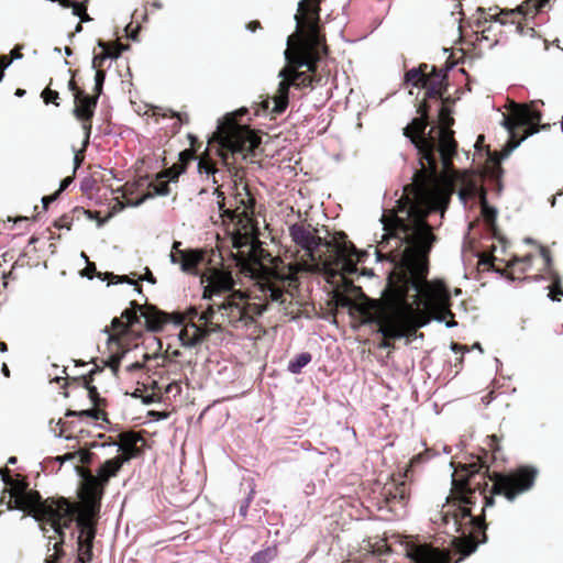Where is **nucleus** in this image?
Returning <instances> with one entry per match:
<instances>
[{
  "label": "nucleus",
  "instance_id": "55",
  "mask_svg": "<svg viewBox=\"0 0 563 563\" xmlns=\"http://www.w3.org/2000/svg\"><path fill=\"white\" fill-rule=\"evenodd\" d=\"M19 49H20V47H18V46L12 49V52H11V56H12L11 59L12 60L13 59H21L23 57V55L20 53Z\"/></svg>",
  "mask_w": 563,
  "mask_h": 563
},
{
  "label": "nucleus",
  "instance_id": "56",
  "mask_svg": "<svg viewBox=\"0 0 563 563\" xmlns=\"http://www.w3.org/2000/svg\"><path fill=\"white\" fill-rule=\"evenodd\" d=\"M56 198V195L54 196H48V197H43L42 198V203H43V207L44 208H47L48 203L52 202L53 200H55Z\"/></svg>",
  "mask_w": 563,
  "mask_h": 563
},
{
  "label": "nucleus",
  "instance_id": "10",
  "mask_svg": "<svg viewBox=\"0 0 563 563\" xmlns=\"http://www.w3.org/2000/svg\"><path fill=\"white\" fill-rule=\"evenodd\" d=\"M254 297L263 301H273L284 305L283 299L285 289L279 278L274 272L267 267H261L258 272L254 273Z\"/></svg>",
  "mask_w": 563,
  "mask_h": 563
},
{
  "label": "nucleus",
  "instance_id": "32",
  "mask_svg": "<svg viewBox=\"0 0 563 563\" xmlns=\"http://www.w3.org/2000/svg\"><path fill=\"white\" fill-rule=\"evenodd\" d=\"M384 494H385L386 504H387V506L390 507V509H394L397 505H399L400 507L405 506L406 496H405L404 492L391 493L390 490H388V492L386 490Z\"/></svg>",
  "mask_w": 563,
  "mask_h": 563
},
{
  "label": "nucleus",
  "instance_id": "48",
  "mask_svg": "<svg viewBox=\"0 0 563 563\" xmlns=\"http://www.w3.org/2000/svg\"><path fill=\"white\" fill-rule=\"evenodd\" d=\"M96 272L95 263H87L86 269L82 272V275L91 279L93 277V273Z\"/></svg>",
  "mask_w": 563,
  "mask_h": 563
},
{
  "label": "nucleus",
  "instance_id": "11",
  "mask_svg": "<svg viewBox=\"0 0 563 563\" xmlns=\"http://www.w3.org/2000/svg\"><path fill=\"white\" fill-rule=\"evenodd\" d=\"M245 311L240 302L225 299L221 302L213 301L208 305L207 309L200 314L199 319L206 322L213 319L238 323L244 319Z\"/></svg>",
  "mask_w": 563,
  "mask_h": 563
},
{
  "label": "nucleus",
  "instance_id": "19",
  "mask_svg": "<svg viewBox=\"0 0 563 563\" xmlns=\"http://www.w3.org/2000/svg\"><path fill=\"white\" fill-rule=\"evenodd\" d=\"M0 476L2 482L7 486H10V489L8 490L10 494L8 506H13L12 504L16 497H21L22 495L26 494V490L29 489V483L24 478L13 479L10 476V471L7 467L0 468Z\"/></svg>",
  "mask_w": 563,
  "mask_h": 563
},
{
  "label": "nucleus",
  "instance_id": "62",
  "mask_svg": "<svg viewBox=\"0 0 563 563\" xmlns=\"http://www.w3.org/2000/svg\"><path fill=\"white\" fill-rule=\"evenodd\" d=\"M68 89H69L70 91H73V92H74V95H75L77 91H79V90L77 89V86H76L75 81H73V80H70V81L68 82Z\"/></svg>",
  "mask_w": 563,
  "mask_h": 563
},
{
  "label": "nucleus",
  "instance_id": "4",
  "mask_svg": "<svg viewBox=\"0 0 563 563\" xmlns=\"http://www.w3.org/2000/svg\"><path fill=\"white\" fill-rule=\"evenodd\" d=\"M452 493L453 500L448 499L443 505L442 510L438 514L439 519L443 522L446 532L460 533L464 540L477 542V533H483L484 539L486 536L484 530L486 528L484 521L474 516L470 508L472 505L475 490L470 486L466 478L456 479L452 476Z\"/></svg>",
  "mask_w": 563,
  "mask_h": 563
},
{
  "label": "nucleus",
  "instance_id": "31",
  "mask_svg": "<svg viewBox=\"0 0 563 563\" xmlns=\"http://www.w3.org/2000/svg\"><path fill=\"white\" fill-rule=\"evenodd\" d=\"M275 556L276 549L268 547L264 550L255 552L251 556V563H269L275 559Z\"/></svg>",
  "mask_w": 563,
  "mask_h": 563
},
{
  "label": "nucleus",
  "instance_id": "39",
  "mask_svg": "<svg viewBox=\"0 0 563 563\" xmlns=\"http://www.w3.org/2000/svg\"><path fill=\"white\" fill-rule=\"evenodd\" d=\"M213 195H216L217 198L219 199L218 207H219V210L222 212V216L232 218L233 217L232 211L229 209H224V202H223L224 194L219 188H216L213 191Z\"/></svg>",
  "mask_w": 563,
  "mask_h": 563
},
{
  "label": "nucleus",
  "instance_id": "64",
  "mask_svg": "<svg viewBox=\"0 0 563 563\" xmlns=\"http://www.w3.org/2000/svg\"><path fill=\"white\" fill-rule=\"evenodd\" d=\"M2 373L5 377H9L10 376V371L8 368V365L5 363H3L2 365Z\"/></svg>",
  "mask_w": 563,
  "mask_h": 563
},
{
  "label": "nucleus",
  "instance_id": "16",
  "mask_svg": "<svg viewBox=\"0 0 563 563\" xmlns=\"http://www.w3.org/2000/svg\"><path fill=\"white\" fill-rule=\"evenodd\" d=\"M366 252L360 253L352 243H344L336 250L338 265L341 264V268L347 273L353 274L356 272V264L353 257L357 258V262L364 261Z\"/></svg>",
  "mask_w": 563,
  "mask_h": 563
},
{
  "label": "nucleus",
  "instance_id": "43",
  "mask_svg": "<svg viewBox=\"0 0 563 563\" xmlns=\"http://www.w3.org/2000/svg\"><path fill=\"white\" fill-rule=\"evenodd\" d=\"M109 446L115 448L117 450L123 449V444H118L115 441H106V442L93 441L89 448L98 449V448H109Z\"/></svg>",
  "mask_w": 563,
  "mask_h": 563
},
{
  "label": "nucleus",
  "instance_id": "27",
  "mask_svg": "<svg viewBox=\"0 0 563 563\" xmlns=\"http://www.w3.org/2000/svg\"><path fill=\"white\" fill-rule=\"evenodd\" d=\"M233 287L231 278L222 279L211 285V289L205 288L203 299H212L213 296H220L222 291H229Z\"/></svg>",
  "mask_w": 563,
  "mask_h": 563
},
{
  "label": "nucleus",
  "instance_id": "47",
  "mask_svg": "<svg viewBox=\"0 0 563 563\" xmlns=\"http://www.w3.org/2000/svg\"><path fill=\"white\" fill-rule=\"evenodd\" d=\"M178 176H179V174L177 172H174L172 169H166L163 173L162 177L167 178V181L169 183V181H177Z\"/></svg>",
  "mask_w": 563,
  "mask_h": 563
},
{
  "label": "nucleus",
  "instance_id": "58",
  "mask_svg": "<svg viewBox=\"0 0 563 563\" xmlns=\"http://www.w3.org/2000/svg\"><path fill=\"white\" fill-rule=\"evenodd\" d=\"M143 368V363L134 362L129 366V371H139Z\"/></svg>",
  "mask_w": 563,
  "mask_h": 563
},
{
  "label": "nucleus",
  "instance_id": "37",
  "mask_svg": "<svg viewBox=\"0 0 563 563\" xmlns=\"http://www.w3.org/2000/svg\"><path fill=\"white\" fill-rule=\"evenodd\" d=\"M498 441L499 439L496 434L487 437V445L493 451V456L495 460L499 459L500 446L498 444Z\"/></svg>",
  "mask_w": 563,
  "mask_h": 563
},
{
  "label": "nucleus",
  "instance_id": "30",
  "mask_svg": "<svg viewBox=\"0 0 563 563\" xmlns=\"http://www.w3.org/2000/svg\"><path fill=\"white\" fill-rule=\"evenodd\" d=\"M550 0H529L526 5H521L516 10H511L510 14H515L516 11H519L523 14H528L530 12H541Z\"/></svg>",
  "mask_w": 563,
  "mask_h": 563
},
{
  "label": "nucleus",
  "instance_id": "50",
  "mask_svg": "<svg viewBox=\"0 0 563 563\" xmlns=\"http://www.w3.org/2000/svg\"><path fill=\"white\" fill-rule=\"evenodd\" d=\"M12 63V59H9L5 55H0V69L8 68Z\"/></svg>",
  "mask_w": 563,
  "mask_h": 563
},
{
  "label": "nucleus",
  "instance_id": "9",
  "mask_svg": "<svg viewBox=\"0 0 563 563\" xmlns=\"http://www.w3.org/2000/svg\"><path fill=\"white\" fill-rule=\"evenodd\" d=\"M106 483H102L97 476L89 475L85 478L84 494L86 509L78 514L76 511L75 519L77 529L79 530V521L85 520L96 529V517L100 510V500L103 496ZM77 510V508L75 507Z\"/></svg>",
  "mask_w": 563,
  "mask_h": 563
},
{
  "label": "nucleus",
  "instance_id": "36",
  "mask_svg": "<svg viewBox=\"0 0 563 563\" xmlns=\"http://www.w3.org/2000/svg\"><path fill=\"white\" fill-rule=\"evenodd\" d=\"M482 213L488 223H493L497 217V210L494 207L487 205L486 200L482 203Z\"/></svg>",
  "mask_w": 563,
  "mask_h": 563
},
{
  "label": "nucleus",
  "instance_id": "24",
  "mask_svg": "<svg viewBox=\"0 0 563 563\" xmlns=\"http://www.w3.org/2000/svg\"><path fill=\"white\" fill-rule=\"evenodd\" d=\"M98 45L103 48L104 52H102L101 54H98V55H95L93 58H92V68L93 69H98L99 67H101L102 63L108 59V58H112V59H115L120 56L121 54V51L123 49H126L129 46H121L120 49H111V51H107V45L104 42L102 41H99L98 42Z\"/></svg>",
  "mask_w": 563,
  "mask_h": 563
},
{
  "label": "nucleus",
  "instance_id": "34",
  "mask_svg": "<svg viewBox=\"0 0 563 563\" xmlns=\"http://www.w3.org/2000/svg\"><path fill=\"white\" fill-rule=\"evenodd\" d=\"M66 417H88V418H92V419H96V420H99L100 418H102L103 420H107L106 419V413L101 410H97V409H89V410H81V411H74V410H68L66 412Z\"/></svg>",
  "mask_w": 563,
  "mask_h": 563
},
{
  "label": "nucleus",
  "instance_id": "44",
  "mask_svg": "<svg viewBox=\"0 0 563 563\" xmlns=\"http://www.w3.org/2000/svg\"><path fill=\"white\" fill-rule=\"evenodd\" d=\"M511 25H514L516 27V31L521 35H529L531 37L536 35V31L533 27H525L523 25H521V23L515 22H511Z\"/></svg>",
  "mask_w": 563,
  "mask_h": 563
},
{
  "label": "nucleus",
  "instance_id": "3",
  "mask_svg": "<svg viewBox=\"0 0 563 563\" xmlns=\"http://www.w3.org/2000/svg\"><path fill=\"white\" fill-rule=\"evenodd\" d=\"M168 321L167 314L155 307L147 306L143 308L136 301H131V307L122 312L121 318L112 319L111 329L114 333L110 332L109 327L102 330L103 333L108 334L107 346L110 355L107 366L114 372L119 369L121 360L129 351L126 338L136 334L134 327L144 325L151 332H159Z\"/></svg>",
  "mask_w": 563,
  "mask_h": 563
},
{
  "label": "nucleus",
  "instance_id": "21",
  "mask_svg": "<svg viewBox=\"0 0 563 563\" xmlns=\"http://www.w3.org/2000/svg\"><path fill=\"white\" fill-rule=\"evenodd\" d=\"M180 256V269L184 273H194L203 258V254L197 250L178 251Z\"/></svg>",
  "mask_w": 563,
  "mask_h": 563
},
{
  "label": "nucleus",
  "instance_id": "13",
  "mask_svg": "<svg viewBox=\"0 0 563 563\" xmlns=\"http://www.w3.org/2000/svg\"><path fill=\"white\" fill-rule=\"evenodd\" d=\"M75 108L74 115L84 122L82 128L86 130V142L89 140L91 124L88 123L95 114V109L98 102V96L90 97L85 91H77L75 93Z\"/></svg>",
  "mask_w": 563,
  "mask_h": 563
},
{
  "label": "nucleus",
  "instance_id": "28",
  "mask_svg": "<svg viewBox=\"0 0 563 563\" xmlns=\"http://www.w3.org/2000/svg\"><path fill=\"white\" fill-rule=\"evenodd\" d=\"M153 388L159 393H164L168 398L177 397L181 393V384L178 380H173L166 386H161L158 382H153Z\"/></svg>",
  "mask_w": 563,
  "mask_h": 563
},
{
  "label": "nucleus",
  "instance_id": "25",
  "mask_svg": "<svg viewBox=\"0 0 563 563\" xmlns=\"http://www.w3.org/2000/svg\"><path fill=\"white\" fill-rule=\"evenodd\" d=\"M426 68H427V65L422 64L419 67H413L410 70H408L405 74V82L408 85L410 84L415 87H418L419 84H421L422 86H426L427 80H428L426 78V76L423 75V71Z\"/></svg>",
  "mask_w": 563,
  "mask_h": 563
},
{
  "label": "nucleus",
  "instance_id": "17",
  "mask_svg": "<svg viewBox=\"0 0 563 563\" xmlns=\"http://www.w3.org/2000/svg\"><path fill=\"white\" fill-rule=\"evenodd\" d=\"M132 459V454H120L113 459L107 460L97 471V477L102 483L108 484L110 478L117 476L122 465Z\"/></svg>",
  "mask_w": 563,
  "mask_h": 563
},
{
  "label": "nucleus",
  "instance_id": "23",
  "mask_svg": "<svg viewBox=\"0 0 563 563\" xmlns=\"http://www.w3.org/2000/svg\"><path fill=\"white\" fill-rule=\"evenodd\" d=\"M197 168L200 175L205 174L214 185L219 183L218 175H223V173L216 167V164L209 157H200Z\"/></svg>",
  "mask_w": 563,
  "mask_h": 563
},
{
  "label": "nucleus",
  "instance_id": "14",
  "mask_svg": "<svg viewBox=\"0 0 563 563\" xmlns=\"http://www.w3.org/2000/svg\"><path fill=\"white\" fill-rule=\"evenodd\" d=\"M406 556L412 563H446V553L428 544H411L406 549Z\"/></svg>",
  "mask_w": 563,
  "mask_h": 563
},
{
  "label": "nucleus",
  "instance_id": "18",
  "mask_svg": "<svg viewBox=\"0 0 563 563\" xmlns=\"http://www.w3.org/2000/svg\"><path fill=\"white\" fill-rule=\"evenodd\" d=\"M208 335V332L194 322H189L183 327L178 333V339L183 346L195 347L201 343Z\"/></svg>",
  "mask_w": 563,
  "mask_h": 563
},
{
  "label": "nucleus",
  "instance_id": "46",
  "mask_svg": "<svg viewBox=\"0 0 563 563\" xmlns=\"http://www.w3.org/2000/svg\"><path fill=\"white\" fill-rule=\"evenodd\" d=\"M67 5L73 8V14L74 15H79L81 21H89L90 20L89 15L87 13H85L84 16L81 15V13H80L81 8H80V5L77 2L69 1V3Z\"/></svg>",
  "mask_w": 563,
  "mask_h": 563
},
{
  "label": "nucleus",
  "instance_id": "61",
  "mask_svg": "<svg viewBox=\"0 0 563 563\" xmlns=\"http://www.w3.org/2000/svg\"><path fill=\"white\" fill-rule=\"evenodd\" d=\"M451 349H452V351H454V352H457V351H465V350H466V349H465V346H462V345L456 344V343H452Z\"/></svg>",
  "mask_w": 563,
  "mask_h": 563
},
{
  "label": "nucleus",
  "instance_id": "26",
  "mask_svg": "<svg viewBox=\"0 0 563 563\" xmlns=\"http://www.w3.org/2000/svg\"><path fill=\"white\" fill-rule=\"evenodd\" d=\"M312 360L309 352H302L289 361L287 369L291 374H299Z\"/></svg>",
  "mask_w": 563,
  "mask_h": 563
},
{
  "label": "nucleus",
  "instance_id": "22",
  "mask_svg": "<svg viewBox=\"0 0 563 563\" xmlns=\"http://www.w3.org/2000/svg\"><path fill=\"white\" fill-rule=\"evenodd\" d=\"M434 78L430 81L427 80V85L423 86L426 90V97L429 99H442L443 90H442V81L445 78V71L438 73L437 68L433 67Z\"/></svg>",
  "mask_w": 563,
  "mask_h": 563
},
{
  "label": "nucleus",
  "instance_id": "53",
  "mask_svg": "<svg viewBox=\"0 0 563 563\" xmlns=\"http://www.w3.org/2000/svg\"><path fill=\"white\" fill-rule=\"evenodd\" d=\"M261 27V24L260 22L257 21H253V22H250L247 25H246V29L251 32H255L257 29Z\"/></svg>",
  "mask_w": 563,
  "mask_h": 563
},
{
  "label": "nucleus",
  "instance_id": "52",
  "mask_svg": "<svg viewBox=\"0 0 563 563\" xmlns=\"http://www.w3.org/2000/svg\"><path fill=\"white\" fill-rule=\"evenodd\" d=\"M172 112V117H176L179 119L180 123H187L188 122V115L187 114H181V113H178V112H174V111H170Z\"/></svg>",
  "mask_w": 563,
  "mask_h": 563
},
{
  "label": "nucleus",
  "instance_id": "42",
  "mask_svg": "<svg viewBox=\"0 0 563 563\" xmlns=\"http://www.w3.org/2000/svg\"><path fill=\"white\" fill-rule=\"evenodd\" d=\"M103 275H104V277H110V278H111V280L117 279V282H115V283H119V282H120V283H122V282H126V283H129V284H131V285H133V286H134V291H136V292H141V287H140V286H137L136 284H134V282H133V280L129 279V277H128V276L119 277V276H117V275H114V274H112V273H106V274H103Z\"/></svg>",
  "mask_w": 563,
  "mask_h": 563
},
{
  "label": "nucleus",
  "instance_id": "2",
  "mask_svg": "<svg viewBox=\"0 0 563 563\" xmlns=\"http://www.w3.org/2000/svg\"><path fill=\"white\" fill-rule=\"evenodd\" d=\"M323 0H300L298 2L296 32L288 36L287 60L297 68L307 67L313 71L316 64L327 54L325 38L320 33V3Z\"/></svg>",
  "mask_w": 563,
  "mask_h": 563
},
{
  "label": "nucleus",
  "instance_id": "6",
  "mask_svg": "<svg viewBox=\"0 0 563 563\" xmlns=\"http://www.w3.org/2000/svg\"><path fill=\"white\" fill-rule=\"evenodd\" d=\"M538 101L527 104H516L509 117L503 120L504 128L509 134V152L517 148L521 142L540 131L542 113L537 109Z\"/></svg>",
  "mask_w": 563,
  "mask_h": 563
},
{
  "label": "nucleus",
  "instance_id": "63",
  "mask_svg": "<svg viewBox=\"0 0 563 563\" xmlns=\"http://www.w3.org/2000/svg\"><path fill=\"white\" fill-rule=\"evenodd\" d=\"M176 325H181L183 322H184V318L181 316H176L173 320H172Z\"/></svg>",
  "mask_w": 563,
  "mask_h": 563
},
{
  "label": "nucleus",
  "instance_id": "7",
  "mask_svg": "<svg viewBox=\"0 0 563 563\" xmlns=\"http://www.w3.org/2000/svg\"><path fill=\"white\" fill-rule=\"evenodd\" d=\"M279 77L283 79L278 85L276 95L272 98L263 99L260 107L255 110V114H282L288 107L290 87L301 89L312 86V79L306 71H298L297 69L288 71L284 68L279 71Z\"/></svg>",
  "mask_w": 563,
  "mask_h": 563
},
{
  "label": "nucleus",
  "instance_id": "51",
  "mask_svg": "<svg viewBox=\"0 0 563 563\" xmlns=\"http://www.w3.org/2000/svg\"><path fill=\"white\" fill-rule=\"evenodd\" d=\"M73 181V178L71 177H66L62 180L60 183V187H59V191H63L65 190Z\"/></svg>",
  "mask_w": 563,
  "mask_h": 563
},
{
  "label": "nucleus",
  "instance_id": "5",
  "mask_svg": "<svg viewBox=\"0 0 563 563\" xmlns=\"http://www.w3.org/2000/svg\"><path fill=\"white\" fill-rule=\"evenodd\" d=\"M13 506H8L9 509L25 510L36 521L44 522L41 525V531L44 536L49 531L46 525L59 537L65 536V529L71 527L76 509L75 506L65 498L57 500L47 498L42 499L36 490H26L25 495L16 497Z\"/></svg>",
  "mask_w": 563,
  "mask_h": 563
},
{
  "label": "nucleus",
  "instance_id": "40",
  "mask_svg": "<svg viewBox=\"0 0 563 563\" xmlns=\"http://www.w3.org/2000/svg\"><path fill=\"white\" fill-rule=\"evenodd\" d=\"M60 538V541L59 542H56L54 543V550H55V553L51 556V559L46 560L45 563H57L58 560L63 556V550H62V544L64 542V536L63 537H59Z\"/></svg>",
  "mask_w": 563,
  "mask_h": 563
},
{
  "label": "nucleus",
  "instance_id": "8",
  "mask_svg": "<svg viewBox=\"0 0 563 563\" xmlns=\"http://www.w3.org/2000/svg\"><path fill=\"white\" fill-rule=\"evenodd\" d=\"M537 474L538 470L534 467H520L516 473L503 476L494 485L493 493L503 494L512 501L519 494L529 490L534 485Z\"/></svg>",
  "mask_w": 563,
  "mask_h": 563
},
{
  "label": "nucleus",
  "instance_id": "33",
  "mask_svg": "<svg viewBox=\"0 0 563 563\" xmlns=\"http://www.w3.org/2000/svg\"><path fill=\"white\" fill-rule=\"evenodd\" d=\"M254 495L255 486L252 483H250L247 495L244 497V499L240 503L239 506V516L242 517L243 519L246 518L247 516L249 507L254 499Z\"/></svg>",
  "mask_w": 563,
  "mask_h": 563
},
{
  "label": "nucleus",
  "instance_id": "59",
  "mask_svg": "<svg viewBox=\"0 0 563 563\" xmlns=\"http://www.w3.org/2000/svg\"><path fill=\"white\" fill-rule=\"evenodd\" d=\"M73 457H74V454H71V453H67V454H65V455H63V456H58V457H57V461H59L60 463H63L64 461H68V460H70V459H73Z\"/></svg>",
  "mask_w": 563,
  "mask_h": 563
},
{
  "label": "nucleus",
  "instance_id": "41",
  "mask_svg": "<svg viewBox=\"0 0 563 563\" xmlns=\"http://www.w3.org/2000/svg\"><path fill=\"white\" fill-rule=\"evenodd\" d=\"M41 96L44 99L45 103L53 102L56 106H58V103H57L58 92L57 91L51 90V89H44Z\"/></svg>",
  "mask_w": 563,
  "mask_h": 563
},
{
  "label": "nucleus",
  "instance_id": "15",
  "mask_svg": "<svg viewBox=\"0 0 563 563\" xmlns=\"http://www.w3.org/2000/svg\"><path fill=\"white\" fill-rule=\"evenodd\" d=\"M96 537V529L91 523L81 520L79 521V531L77 537V552L78 555L75 563H88L92 559V545Z\"/></svg>",
  "mask_w": 563,
  "mask_h": 563
},
{
  "label": "nucleus",
  "instance_id": "1",
  "mask_svg": "<svg viewBox=\"0 0 563 563\" xmlns=\"http://www.w3.org/2000/svg\"><path fill=\"white\" fill-rule=\"evenodd\" d=\"M420 117L404 129V134L417 150L420 169L411 183L404 187L406 206L397 214L391 233L374 247L378 262L388 261V290L379 300H372L365 312V322L376 324L378 331L390 339L412 334L432 318L443 321L442 312L451 314V296L439 280H428L429 254L449 205V196L441 187L439 165L449 170L456 152L453 132L432 126L428 132V107H419Z\"/></svg>",
  "mask_w": 563,
  "mask_h": 563
},
{
  "label": "nucleus",
  "instance_id": "45",
  "mask_svg": "<svg viewBox=\"0 0 563 563\" xmlns=\"http://www.w3.org/2000/svg\"><path fill=\"white\" fill-rule=\"evenodd\" d=\"M87 389H88V396H89L90 400L93 402L95 406H99L100 398H99L97 387L88 385Z\"/></svg>",
  "mask_w": 563,
  "mask_h": 563
},
{
  "label": "nucleus",
  "instance_id": "35",
  "mask_svg": "<svg viewBox=\"0 0 563 563\" xmlns=\"http://www.w3.org/2000/svg\"><path fill=\"white\" fill-rule=\"evenodd\" d=\"M120 441H115L118 444H123L122 450H117L118 452L121 451L122 454H129L128 451L132 449L136 444V439L133 433L130 432H122L119 434Z\"/></svg>",
  "mask_w": 563,
  "mask_h": 563
},
{
  "label": "nucleus",
  "instance_id": "29",
  "mask_svg": "<svg viewBox=\"0 0 563 563\" xmlns=\"http://www.w3.org/2000/svg\"><path fill=\"white\" fill-rule=\"evenodd\" d=\"M151 187L153 188V192L142 197L136 202H134L133 206L137 207L141 203H143L147 198H151L154 196H167L170 192L168 181H159L157 184H151Z\"/></svg>",
  "mask_w": 563,
  "mask_h": 563
},
{
  "label": "nucleus",
  "instance_id": "38",
  "mask_svg": "<svg viewBox=\"0 0 563 563\" xmlns=\"http://www.w3.org/2000/svg\"><path fill=\"white\" fill-rule=\"evenodd\" d=\"M106 79V73L101 69H97L95 74V92L96 96H100Z\"/></svg>",
  "mask_w": 563,
  "mask_h": 563
},
{
  "label": "nucleus",
  "instance_id": "49",
  "mask_svg": "<svg viewBox=\"0 0 563 563\" xmlns=\"http://www.w3.org/2000/svg\"><path fill=\"white\" fill-rule=\"evenodd\" d=\"M143 358L145 362L151 361V360H158V358H162L163 362H165L167 356H163L157 353H154V354L144 353Z\"/></svg>",
  "mask_w": 563,
  "mask_h": 563
},
{
  "label": "nucleus",
  "instance_id": "57",
  "mask_svg": "<svg viewBox=\"0 0 563 563\" xmlns=\"http://www.w3.org/2000/svg\"><path fill=\"white\" fill-rule=\"evenodd\" d=\"M169 257H170V262H172L173 264H178V263L180 264V256H179V253H174V252H172V253H170V255H169Z\"/></svg>",
  "mask_w": 563,
  "mask_h": 563
},
{
  "label": "nucleus",
  "instance_id": "20",
  "mask_svg": "<svg viewBox=\"0 0 563 563\" xmlns=\"http://www.w3.org/2000/svg\"><path fill=\"white\" fill-rule=\"evenodd\" d=\"M540 254L545 262V269L549 279L552 280V287L550 288L549 298L553 301L560 300L559 296L563 297V289L561 288V278L556 272L551 268L552 258L549 251L545 247H541Z\"/></svg>",
  "mask_w": 563,
  "mask_h": 563
},
{
  "label": "nucleus",
  "instance_id": "60",
  "mask_svg": "<svg viewBox=\"0 0 563 563\" xmlns=\"http://www.w3.org/2000/svg\"><path fill=\"white\" fill-rule=\"evenodd\" d=\"M144 279H146L147 282H150L152 284H155V282H156L155 277L153 276V274L148 269H146V276H145Z\"/></svg>",
  "mask_w": 563,
  "mask_h": 563
},
{
  "label": "nucleus",
  "instance_id": "54",
  "mask_svg": "<svg viewBox=\"0 0 563 563\" xmlns=\"http://www.w3.org/2000/svg\"><path fill=\"white\" fill-rule=\"evenodd\" d=\"M249 212L254 213V202H253V199H249V206H246V208L244 210V214H245L246 218L249 217Z\"/></svg>",
  "mask_w": 563,
  "mask_h": 563
},
{
  "label": "nucleus",
  "instance_id": "12",
  "mask_svg": "<svg viewBox=\"0 0 563 563\" xmlns=\"http://www.w3.org/2000/svg\"><path fill=\"white\" fill-rule=\"evenodd\" d=\"M289 236L291 241L303 250L312 260L314 253L322 246H328L329 243L323 241L317 233L318 230L312 228L310 224L305 225L302 223H294L288 228Z\"/></svg>",
  "mask_w": 563,
  "mask_h": 563
}]
</instances>
